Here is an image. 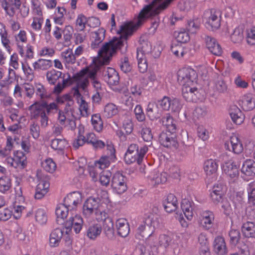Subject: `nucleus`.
Returning <instances> with one entry per match:
<instances>
[{
	"label": "nucleus",
	"mask_w": 255,
	"mask_h": 255,
	"mask_svg": "<svg viewBox=\"0 0 255 255\" xmlns=\"http://www.w3.org/2000/svg\"><path fill=\"white\" fill-rule=\"evenodd\" d=\"M66 144V141L64 139L56 138L51 141V146L52 148L55 150H62Z\"/></svg>",
	"instance_id": "62"
},
{
	"label": "nucleus",
	"mask_w": 255,
	"mask_h": 255,
	"mask_svg": "<svg viewBox=\"0 0 255 255\" xmlns=\"http://www.w3.org/2000/svg\"><path fill=\"white\" fill-rule=\"evenodd\" d=\"M83 132L84 129L80 128L79 131V135L77 138L73 141V146L75 149H77L79 147L83 145L86 142L85 137L83 135Z\"/></svg>",
	"instance_id": "54"
},
{
	"label": "nucleus",
	"mask_w": 255,
	"mask_h": 255,
	"mask_svg": "<svg viewBox=\"0 0 255 255\" xmlns=\"http://www.w3.org/2000/svg\"><path fill=\"white\" fill-rule=\"evenodd\" d=\"M12 183L11 179L8 176H3L0 177V193L7 194L11 190Z\"/></svg>",
	"instance_id": "40"
},
{
	"label": "nucleus",
	"mask_w": 255,
	"mask_h": 255,
	"mask_svg": "<svg viewBox=\"0 0 255 255\" xmlns=\"http://www.w3.org/2000/svg\"><path fill=\"white\" fill-rule=\"evenodd\" d=\"M105 32L106 30L104 28H101L96 31L91 32V46L93 48L97 47L99 44L104 40Z\"/></svg>",
	"instance_id": "26"
},
{
	"label": "nucleus",
	"mask_w": 255,
	"mask_h": 255,
	"mask_svg": "<svg viewBox=\"0 0 255 255\" xmlns=\"http://www.w3.org/2000/svg\"><path fill=\"white\" fill-rule=\"evenodd\" d=\"M193 85L182 86V96L184 99L189 102H197L198 100H202L203 95L202 91L193 87Z\"/></svg>",
	"instance_id": "7"
},
{
	"label": "nucleus",
	"mask_w": 255,
	"mask_h": 255,
	"mask_svg": "<svg viewBox=\"0 0 255 255\" xmlns=\"http://www.w3.org/2000/svg\"><path fill=\"white\" fill-rule=\"evenodd\" d=\"M214 249L215 252L220 255H225L228 251L224 239L220 236L217 237L214 242Z\"/></svg>",
	"instance_id": "28"
},
{
	"label": "nucleus",
	"mask_w": 255,
	"mask_h": 255,
	"mask_svg": "<svg viewBox=\"0 0 255 255\" xmlns=\"http://www.w3.org/2000/svg\"><path fill=\"white\" fill-rule=\"evenodd\" d=\"M63 236V231L61 229L56 228L54 230L50 235V246L52 247L58 246Z\"/></svg>",
	"instance_id": "31"
},
{
	"label": "nucleus",
	"mask_w": 255,
	"mask_h": 255,
	"mask_svg": "<svg viewBox=\"0 0 255 255\" xmlns=\"http://www.w3.org/2000/svg\"><path fill=\"white\" fill-rule=\"evenodd\" d=\"M70 209L65 204L58 205L55 210V214L57 218L64 219L67 217Z\"/></svg>",
	"instance_id": "51"
},
{
	"label": "nucleus",
	"mask_w": 255,
	"mask_h": 255,
	"mask_svg": "<svg viewBox=\"0 0 255 255\" xmlns=\"http://www.w3.org/2000/svg\"><path fill=\"white\" fill-rule=\"evenodd\" d=\"M103 221H104L103 226L105 233L108 238L112 239L114 237L113 223L110 218H107Z\"/></svg>",
	"instance_id": "50"
},
{
	"label": "nucleus",
	"mask_w": 255,
	"mask_h": 255,
	"mask_svg": "<svg viewBox=\"0 0 255 255\" xmlns=\"http://www.w3.org/2000/svg\"><path fill=\"white\" fill-rule=\"evenodd\" d=\"M61 56L64 62L66 64H73L75 63L76 58L71 49L68 48L61 53Z\"/></svg>",
	"instance_id": "46"
},
{
	"label": "nucleus",
	"mask_w": 255,
	"mask_h": 255,
	"mask_svg": "<svg viewBox=\"0 0 255 255\" xmlns=\"http://www.w3.org/2000/svg\"><path fill=\"white\" fill-rule=\"evenodd\" d=\"M244 38V29L239 26L236 27L230 35L231 40L234 43H241Z\"/></svg>",
	"instance_id": "41"
},
{
	"label": "nucleus",
	"mask_w": 255,
	"mask_h": 255,
	"mask_svg": "<svg viewBox=\"0 0 255 255\" xmlns=\"http://www.w3.org/2000/svg\"><path fill=\"white\" fill-rule=\"evenodd\" d=\"M167 129V131L175 132L176 130V122L168 113L166 114L159 121Z\"/></svg>",
	"instance_id": "27"
},
{
	"label": "nucleus",
	"mask_w": 255,
	"mask_h": 255,
	"mask_svg": "<svg viewBox=\"0 0 255 255\" xmlns=\"http://www.w3.org/2000/svg\"><path fill=\"white\" fill-rule=\"evenodd\" d=\"M7 32L5 29V25L0 22V36L1 37V41L3 46L9 50L10 46V41L7 37Z\"/></svg>",
	"instance_id": "49"
},
{
	"label": "nucleus",
	"mask_w": 255,
	"mask_h": 255,
	"mask_svg": "<svg viewBox=\"0 0 255 255\" xmlns=\"http://www.w3.org/2000/svg\"><path fill=\"white\" fill-rule=\"evenodd\" d=\"M225 148L235 154H240L243 150V146L238 135L233 134L230 140L225 143Z\"/></svg>",
	"instance_id": "13"
},
{
	"label": "nucleus",
	"mask_w": 255,
	"mask_h": 255,
	"mask_svg": "<svg viewBox=\"0 0 255 255\" xmlns=\"http://www.w3.org/2000/svg\"><path fill=\"white\" fill-rule=\"evenodd\" d=\"M244 236L246 238H255V223L252 222H247L242 227Z\"/></svg>",
	"instance_id": "37"
},
{
	"label": "nucleus",
	"mask_w": 255,
	"mask_h": 255,
	"mask_svg": "<svg viewBox=\"0 0 255 255\" xmlns=\"http://www.w3.org/2000/svg\"><path fill=\"white\" fill-rule=\"evenodd\" d=\"M203 168L206 174V179H208L209 182L216 180L218 168V164L216 160L212 159L206 160Z\"/></svg>",
	"instance_id": "14"
},
{
	"label": "nucleus",
	"mask_w": 255,
	"mask_h": 255,
	"mask_svg": "<svg viewBox=\"0 0 255 255\" xmlns=\"http://www.w3.org/2000/svg\"><path fill=\"white\" fill-rule=\"evenodd\" d=\"M41 165L43 168L48 172L53 173L56 169V164L52 159L48 158L44 160Z\"/></svg>",
	"instance_id": "52"
},
{
	"label": "nucleus",
	"mask_w": 255,
	"mask_h": 255,
	"mask_svg": "<svg viewBox=\"0 0 255 255\" xmlns=\"http://www.w3.org/2000/svg\"><path fill=\"white\" fill-rule=\"evenodd\" d=\"M21 147L24 152L26 153L30 152L31 147L30 136H27L22 137L21 141Z\"/></svg>",
	"instance_id": "60"
},
{
	"label": "nucleus",
	"mask_w": 255,
	"mask_h": 255,
	"mask_svg": "<svg viewBox=\"0 0 255 255\" xmlns=\"http://www.w3.org/2000/svg\"><path fill=\"white\" fill-rule=\"evenodd\" d=\"M172 242V237L165 234H161L159 235L157 243H155L152 241V243H154L155 245H156V246H153L154 247H162L165 249H166L171 245Z\"/></svg>",
	"instance_id": "39"
},
{
	"label": "nucleus",
	"mask_w": 255,
	"mask_h": 255,
	"mask_svg": "<svg viewBox=\"0 0 255 255\" xmlns=\"http://www.w3.org/2000/svg\"><path fill=\"white\" fill-rule=\"evenodd\" d=\"M13 147L12 138L10 136H7L4 148L0 149V157L6 159L10 155Z\"/></svg>",
	"instance_id": "43"
},
{
	"label": "nucleus",
	"mask_w": 255,
	"mask_h": 255,
	"mask_svg": "<svg viewBox=\"0 0 255 255\" xmlns=\"http://www.w3.org/2000/svg\"><path fill=\"white\" fill-rule=\"evenodd\" d=\"M151 183L153 185L165 183L167 180V173L165 172H153L150 176Z\"/></svg>",
	"instance_id": "34"
},
{
	"label": "nucleus",
	"mask_w": 255,
	"mask_h": 255,
	"mask_svg": "<svg viewBox=\"0 0 255 255\" xmlns=\"http://www.w3.org/2000/svg\"><path fill=\"white\" fill-rule=\"evenodd\" d=\"M111 173L108 171L102 172L100 176V182L101 184L107 186L109 185L111 180Z\"/></svg>",
	"instance_id": "63"
},
{
	"label": "nucleus",
	"mask_w": 255,
	"mask_h": 255,
	"mask_svg": "<svg viewBox=\"0 0 255 255\" xmlns=\"http://www.w3.org/2000/svg\"><path fill=\"white\" fill-rule=\"evenodd\" d=\"M112 186L118 194H122L127 189L126 178L120 172L116 173L112 179Z\"/></svg>",
	"instance_id": "12"
},
{
	"label": "nucleus",
	"mask_w": 255,
	"mask_h": 255,
	"mask_svg": "<svg viewBox=\"0 0 255 255\" xmlns=\"http://www.w3.org/2000/svg\"><path fill=\"white\" fill-rule=\"evenodd\" d=\"M119 112L118 107L113 103L107 104L104 108V115L107 118H111Z\"/></svg>",
	"instance_id": "48"
},
{
	"label": "nucleus",
	"mask_w": 255,
	"mask_h": 255,
	"mask_svg": "<svg viewBox=\"0 0 255 255\" xmlns=\"http://www.w3.org/2000/svg\"><path fill=\"white\" fill-rule=\"evenodd\" d=\"M35 218L36 221L40 224H45L47 220L45 211L42 209H37L35 213Z\"/></svg>",
	"instance_id": "55"
},
{
	"label": "nucleus",
	"mask_w": 255,
	"mask_h": 255,
	"mask_svg": "<svg viewBox=\"0 0 255 255\" xmlns=\"http://www.w3.org/2000/svg\"><path fill=\"white\" fill-rule=\"evenodd\" d=\"M36 95L41 100L47 99L50 96L44 87L41 84L36 85Z\"/></svg>",
	"instance_id": "53"
},
{
	"label": "nucleus",
	"mask_w": 255,
	"mask_h": 255,
	"mask_svg": "<svg viewBox=\"0 0 255 255\" xmlns=\"http://www.w3.org/2000/svg\"><path fill=\"white\" fill-rule=\"evenodd\" d=\"M159 226V220L157 216L153 214H150L146 216L143 221V224L139 226L137 229V233L146 239V243L151 247L156 246L152 241L155 239L154 235L155 229Z\"/></svg>",
	"instance_id": "4"
},
{
	"label": "nucleus",
	"mask_w": 255,
	"mask_h": 255,
	"mask_svg": "<svg viewBox=\"0 0 255 255\" xmlns=\"http://www.w3.org/2000/svg\"><path fill=\"white\" fill-rule=\"evenodd\" d=\"M22 69L27 79L30 81H32L35 78V72H36L34 69L32 68L28 65H25L23 63L22 64Z\"/></svg>",
	"instance_id": "56"
},
{
	"label": "nucleus",
	"mask_w": 255,
	"mask_h": 255,
	"mask_svg": "<svg viewBox=\"0 0 255 255\" xmlns=\"http://www.w3.org/2000/svg\"><path fill=\"white\" fill-rule=\"evenodd\" d=\"M105 80L110 85H117L120 77L117 72L113 68L107 67L103 73Z\"/></svg>",
	"instance_id": "20"
},
{
	"label": "nucleus",
	"mask_w": 255,
	"mask_h": 255,
	"mask_svg": "<svg viewBox=\"0 0 255 255\" xmlns=\"http://www.w3.org/2000/svg\"><path fill=\"white\" fill-rule=\"evenodd\" d=\"M221 20V11L212 9L209 13V15L206 17V27L212 30L217 29L220 27Z\"/></svg>",
	"instance_id": "11"
},
{
	"label": "nucleus",
	"mask_w": 255,
	"mask_h": 255,
	"mask_svg": "<svg viewBox=\"0 0 255 255\" xmlns=\"http://www.w3.org/2000/svg\"><path fill=\"white\" fill-rule=\"evenodd\" d=\"M57 122L61 126H64L68 129L74 130L76 128L75 118L73 116H70L69 113L61 110H58Z\"/></svg>",
	"instance_id": "9"
},
{
	"label": "nucleus",
	"mask_w": 255,
	"mask_h": 255,
	"mask_svg": "<svg viewBox=\"0 0 255 255\" xmlns=\"http://www.w3.org/2000/svg\"><path fill=\"white\" fill-rule=\"evenodd\" d=\"M102 231V228L99 224L90 225L87 231V236L91 240H95L100 236Z\"/></svg>",
	"instance_id": "36"
},
{
	"label": "nucleus",
	"mask_w": 255,
	"mask_h": 255,
	"mask_svg": "<svg viewBox=\"0 0 255 255\" xmlns=\"http://www.w3.org/2000/svg\"><path fill=\"white\" fill-rule=\"evenodd\" d=\"M29 110L32 119H39L41 128H45L48 126V115L55 114L58 110V106L55 102L48 103L45 101L35 102L31 105Z\"/></svg>",
	"instance_id": "2"
},
{
	"label": "nucleus",
	"mask_w": 255,
	"mask_h": 255,
	"mask_svg": "<svg viewBox=\"0 0 255 255\" xmlns=\"http://www.w3.org/2000/svg\"><path fill=\"white\" fill-rule=\"evenodd\" d=\"M174 36L176 40L180 43H186L190 39L188 33L186 31H175Z\"/></svg>",
	"instance_id": "58"
},
{
	"label": "nucleus",
	"mask_w": 255,
	"mask_h": 255,
	"mask_svg": "<svg viewBox=\"0 0 255 255\" xmlns=\"http://www.w3.org/2000/svg\"><path fill=\"white\" fill-rule=\"evenodd\" d=\"M242 177L247 181L251 179L255 175V162L252 159H247L242 165L241 169Z\"/></svg>",
	"instance_id": "16"
},
{
	"label": "nucleus",
	"mask_w": 255,
	"mask_h": 255,
	"mask_svg": "<svg viewBox=\"0 0 255 255\" xmlns=\"http://www.w3.org/2000/svg\"><path fill=\"white\" fill-rule=\"evenodd\" d=\"M141 135L142 139L146 142H151L153 138V135L150 128L147 127L145 123L141 125Z\"/></svg>",
	"instance_id": "47"
},
{
	"label": "nucleus",
	"mask_w": 255,
	"mask_h": 255,
	"mask_svg": "<svg viewBox=\"0 0 255 255\" xmlns=\"http://www.w3.org/2000/svg\"><path fill=\"white\" fill-rule=\"evenodd\" d=\"M230 117L237 125H241L244 121L245 116L240 109L236 106H233L230 109Z\"/></svg>",
	"instance_id": "29"
},
{
	"label": "nucleus",
	"mask_w": 255,
	"mask_h": 255,
	"mask_svg": "<svg viewBox=\"0 0 255 255\" xmlns=\"http://www.w3.org/2000/svg\"><path fill=\"white\" fill-rule=\"evenodd\" d=\"M194 203L187 199L182 200L181 207L186 218L188 220H191L193 216Z\"/></svg>",
	"instance_id": "32"
},
{
	"label": "nucleus",
	"mask_w": 255,
	"mask_h": 255,
	"mask_svg": "<svg viewBox=\"0 0 255 255\" xmlns=\"http://www.w3.org/2000/svg\"><path fill=\"white\" fill-rule=\"evenodd\" d=\"M229 236L230 238V243L234 245H237L241 237L239 231L235 229H232L229 232Z\"/></svg>",
	"instance_id": "61"
},
{
	"label": "nucleus",
	"mask_w": 255,
	"mask_h": 255,
	"mask_svg": "<svg viewBox=\"0 0 255 255\" xmlns=\"http://www.w3.org/2000/svg\"><path fill=\"white\" fill-rule=\"evenodd\" d=\"M123 128L127 134L131 133L133 130V125L130 118H126L123 123Z\"/></svg>",
	"instance_id": "64"
},
{
	"label": "nucleus",
	"mask_w": 255,
	"mask_h": 255,
	"mask_svg": "<svg viewBox=\"0 0 255 255\" xmlns=\"http://www.w3.org/2000/svg\"><path fill=\"white\" fill-rule=\"evenodd\" d=\"M116 227L118 234L122 237L125 238L129 233V225L128 221L124 218H121L116 221Z\"/></svg>",
	"instance_id": "24"
},
{
	"label": "nucleus",
	"mask_w": 255,
	"mask_h": 255,
	"mask_svg": "<svg viewBox=\"0 0 255 255\" xmlns=\"http://www.w3.org/2000/svg\"><path fill=\"white\" fill-rule=\"evenodd\" d=\"M91 124L94 130L100 132L103 129V122L99 114H94L91 117Z\"/></svg>",
	"instance_id": "42"
},
{
	"label": "nucleus",
	"mask_w": 255,
	"mask_h": 255,
	"mask_svg": "<svg viewBox=\"0 0 255 255\" xmlns=\"http://www.w3.org/2000/svg\"><path fill=\"white\" fill-rule=\"evenodd\" d=\"M205 41L206 47L211 53L216 56H220L222 54V48L215 38L206 36Z\"/></svg>",
	"instance_id": "18"
},
{
	"label": "nucleus",
	"mask_w": 255,
	"mask_h": 255,
	"mask_svg": "<svg viewBox=\"0 0 255 255\" xmlns=\"http://www.w3.org/2000/svg\"><path fill=\"white\" fill-rule=\"evenodd\" d=\"M242 107L245 111H251L255 108V96L252 93H248L242 97Z\"/></svg>",
	"instance_id": "25"
},
{
	"label": "nucleus",
	"mask_w": 255,
	"mask_h": 255,
	"mask_svg": "<svg viewBox=\"0 0 255 255\" xmlns=\"http://www.w3.org/2000/svg\"><path fill=\"white\" fill-rule=\"evenodd\" d=\"M53 65L51 60L40 58L32 64V68L36 72L40 73L50 69Z\"/></svg>",
	"instance_id": "21"
},
{
	"label": "nucleus",
	"mask_w": 255,
	"mask_h": 255,
	"mask_svg": "<svg viewBox=\"0 0 255 255\" xmlns=\"http://www.w3.org/2000/svg\"><path fill=\"white\" fill-rule=\"evenodd\" d=\"M159 141L161 145L167 148L177 149L178 143L175 132H162L159 136Z\"/></svg>",
	"instance_id": "10"
},
{
	"label": "nucleus",
	"mask_w": 255,
	"mask_h": 255,
	"mask_svg": "<svg viewBox=\"0 0 255 255\" xmlns=\"http://www.w3.org/2000/svg\"><path fill=\"white\" fill-rule=\"evenodd\" d=\"M197 75L195 70L191 68H183L177 73L179 83L183 86L193 85L196 82Z\"/></svg>",
	"instance_id": "6"
},
{
	"label": "nucleus",
	"mask_w": 255,
	"mask_h": 255,
	"mask_svg": "<svg viewBox=\"0 0 255 255\" xmlns=\"http://www.w3.org/2000/svg\"><path fill=\"white\" fill-rule=\"evenodd\" d=\"M87 22V18L83 14L78 15L76 20V27L77 30L83 31Z\"/></svg>",
	"instance_id": "59"
},
{
	"label": "nucleus",
	"mask_w": 255,
	"mask_h": 255,
	"mask_svg": "<svg viewBox=\"0 0 255 255\" xmlns=\"http://www.w3.org/2000/svg\"><path fill=\"white\" fill-rule=\"evenodd\" d=\"M223 195V187L221 185L217 184L213 186L210 197L215 204H218L222 200Z\"/></svg>",
	"instance_id": "35"
},
{
	"label": "nucleus",
	"mask_w": 255,
	"mask_h": 255,
	"mask_svg": "<svg viewBox=\"0 0 255 255\" xmlns=\"http://www.w3.org/2000/svg\"><path fill=\"white\" fill-rule=\"evenodd\" d=\"M83 223V218L80 215H76L74 217H70L64 224V226L67 230L66 232L70 231L73 227L75 233H79L82 228Z\"/></svg>",
	"instance_id": "17"
},
{
	"label": "nucleus",
	"mask_w": 255,
	"mask_h": 255,
	"mask_svg": "<svg viewBox=\"0 0 255 255\" xmlns=\"http://www.w3.org/2000/svg\"><path fill=\"white\" fill-rule=\"evenodd\" d=\"M158 1L159 0H154L151 3L145 5L139 12L134 23L129 22L122 25L119 31L121 38L113 39L104 44L99 50L97 57L94 59V65L83 69L77 73L74 77L79 88L85 90L89 85V78L91 80L96 76L101 66L109 64L113 54L123 46L122 39L127 40L145 19L161 11L157 7Z\"/></svg>",
	"instance_id": "1"
},
{
	"label": "nucleus",
	"mask_w": 255,
	"mask_h": 255,
	"mask_svg": "<svg viewBox=\"0 0 255 255\" xmlns=\"http://www.w3.org/2000/svg\"><path fill=\"white\" fill-rule=\"evenodd\" d=\"M214 220V215L211 211L207 210L202 212L199 217V223L204 229H210Z\"/></svg>",
	"instance_id": "19"
},
{
	"label": "nucleus",
	"mask_w": 255,
	"mask_h": 255,
	"mask_svg": "<svg viewBox=\"0 0 255 255\" xmlns=\"http://www.w3.org/2000/svg\"><path fill=\"white\" fill-rule=\"evenodd\" d=\"M147 151L148 147L146 145L143 146L139 150L137 144H131L128 146L125 153V161L128 164H131L135 161L138 164H140Z\"/></svg>",
	"instance_id": "5"
},
{
	"label": "nucleus",
	"mask_w": 255,
	"mask_h": 255,
	"mask_svg": "<svg viewBox=\"0 0 255 255\" xmlns=\"http://www.w3.org/2000/svg\"><path fill=\"white\" fill-rule=\"evenodd\" d=\"M178 201L173 194H169L163 202L165 210L168 213L175 211L178 207Z\"/></svg>",
	"instance_id": "22"
},
{
	"label": "nucleus",
	"mask_w": 255,
	"mask_h": 255,
	"mask_svg": "<svg viewBox=\"0 0 255 255\" xmlns=\"http://www.w3.org/2000/svg\"><path fill=\"white\" fill-rule=\"evenodd\" d=\"M246 41L249 45H255V27L246 30Z\"/></svg>",
	"instance_id": "57"
},
{
	"label": "nucleus",
	"mask_w": 255,
	"mask_h": 255,
	"mask_svg": "<svg viewBox=\"0 0 255 255\" xmlns=\"http://www.w3.org/2000/svg\"><path fill=\"white\" fill-rule=\"evenodd\" d=\"M9 166L18 169H23L26 165V157L24 153L19 150L14 151L13 157L9 155L5 160Z\"/></svg>",
	"instance_id": "8"
},
{
	"label": "nucleus",
	"mask_w": 255,
	"mask_h": 255,
	"mask_svg": "<svg viewBox=\"0 0 255 255\" xmlns=\"http://www.w3.org/2000/svg\"><path fill=\"white\" fill-rule=\"evenodd\" d=\"M222 167L224 172L231 178H236L239 175L238 167L232 160L225 162Z\"/></svg>",
	"instance_id": "23"
},
{
	"label": "nucleus",
	"mask_w": 255,
	"mask_h": 255,
	"mask_svg": "<svg viewBox=\"0 0 255 255\" xmlns=\"http://www.w3.org/2000/svg\"><path fill=\"white\" fill-rule=\"evenodd\" d=\"M82 201V194L79 192H73L68 194L64 198V203L68 207L70 211L77 209Z\"/></svg>",
	"instance_id": "15"
},
{
	"label": "nucleus",
	"mask_w": 255,
	"mask_h": 255,
	"mask_svg": "<svg viewBox=\"0 0 255 255\" xmlns=\"http://www.w3.org/2000/svg\"><path fill=\"white\" fill-rule=\"evenodd\" d=\"M147 117L152 121H154L160 118L162 115L161 111H160L157 106L153 103H149L146 109Z\"/></svg>",
	"instance_id": "33"
},
{
	"label": "nucleus",
	"mask_w": 255,
	"mask_h": 255,
	"mask_svg": "<svg viewBox=\"0 0 255 255\" xmlns=\"http://www.w3.org/2000/svg\"><path fill=\"white\" fill-rule=\"evenodd\" d=\"M46 79L51 85H54L60 78H65V74L60 71L52 69L46 73Z\"/></svg>",
	"instance_id": "38"
},
{
	"label": "nucleus",
	"mask_w": 255,
	"mask_h": 255,
	"mask_svg": "<svg viewBox=\"0 0 255 255\" xmlns=\"http://www.w3.org/2000/svg\"><path fill=\"white\" fill-rule=\"evenodd\" d=\"M49 187V183L48 181L46 180H40L36 188L35 194V199H42L47 193Z\"/></svg>",
	"instance_id": "30"
},
{
	"label": "nucleus",
	"mask_w": 255,
	"mask_h": 255,
	"mask_svg": "<svg viewBox=\"0 0 255 255\" xmlns=\"http://www.w3.org/2000/svg\"><path fill=\"white\" fill-rule=\"evenodd\" d=\"M99 198H88L83 206V214L86 218H95L98 221H103L108 218V214L100 203Z\"/></svg>",
	"instance_id": "3"
},
{
	"label": "nucleus",
	"mask_w": 255,
	"mask_h": 255,
	"mask_svg": "<svg viewBox=\"0 0 255 255\" xmlns=\"http://www.w3.org/2000/svg\"><path fill=\"white\" fill-rule=\"evenodd\" d=\"M115 159H111L109 156L104 155L102 156L98 160L95 162V168L104 169L108 167L111 161L114 160Z\"/></svg>",
	"instance_id": "44"
},
{
	"label": "nucleus",
	"mask_w": 255,
	"mask_h": 255,
	"mask_svg": "<svg viewBox=\"0 0 255 255\" xmlns=\"http://www.w3.org/2000/svg\"><path fill=\"white\" fill-rule=\"evenodd\" d=\"M78 103L79 104V110L83 117H87L90 115L88 103L83 99L81 95L77 92Z\"/></svg>",
	"instance_id": "45"
}]
</instances>
